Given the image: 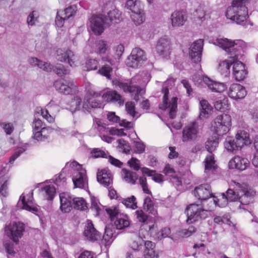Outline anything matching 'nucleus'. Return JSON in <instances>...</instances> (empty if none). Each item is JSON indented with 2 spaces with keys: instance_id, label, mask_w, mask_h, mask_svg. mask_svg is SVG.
<instances>
[{
  "instance_id": "25",
  "label": "nucleus",
  "mask_w": 258,
  "mask_h": 258,
  "mask_svg": "<svg viewBox=\"0 0 258 258\" xmlns=\"http://www.w3.org/2000/svg\"><path fill=\"white\" fill-rule=\"evenodd\" d=\"M60 209L63 213H69L72 209L73 197L68 192L59 194Z\"/></svg>"
},
{
  "instance_id": "5",
  "label": "nucleus",
  "mask_w": 258,
  "mask_h": 258,
  "mask_svg": "<svg viewBox=\"0 0 258 258\" xmlns=\"http://www.w3.org/2000/svg\"><path fill=\"white\" fill-rule=\"evenodd\" d=\"M63 170H68L72 176L75 187L86 189L88 186L86 170L82 165L76 161L68 162L66 164Z\"/></svg>"
},
{
  "instance_id": "41",
  "label": "nucleus",
  "mask_w": 258,
  "mask_h": 258,
  "mask_svg": "<svg viewBox=\"0 0 258 258\" xmlns=\"http://www.w3.org/2000/svg\"><path fill=\"white\" fill-rule=\"evenodd\" d=\"M29 61L32 66H37L38 68L46 72H50L53 68V66L49 63L41 61L35 57L31 58Z\"/></svg>"
},
{
  "instance_id": "37",
  "label": "nucleus",
  "mask_w": 258,
  "mask_h": 258,
  "mask_svg": "<svg viewBox=\"0 0 258 258\" xmlns=\"http://www.w3.org/2000/svg\"><path fill=\"white\" fill-rule=\"evenodd\" d=\"M145 250L144 251V258H158V255L156 253L154 248L155 244L150 241H146L144 243Z\"/></svg>"
},
{
  "instance_id": "31",
  "label": "nucleus",
  "mask_w": 258,
  "mask_h": 258,
  "mask_svg": "<svg viewBox=\"0 0 258 258\" xmlns=\"http://www.w3.org/2000/svg\"><path fill=\"white\" fill-rule=\"evenodd\" d=\"M124 46L121 44L114 46L113 48V50L115 52V56H114V58H112L109 55H107L106 56H102L101 58L103 62H108L111 66L114 65L115 61L116 60H118L120 58L124 51Z\"/></svg>"
},
{
  "instance_id": "44",
  "label": "nucleus",
  "mask_w": 258,
  "mask_h": 258,
  "mask_svg": "<svg viewBox=\"0 0 258 258\" xmlns=\"http://www.w3.org/2000/svg\"><path fill=\"white\" fill-rule=\"evenodd\" d=\"M142 171L143 174L152 177V179L156 182L161 183L163 180V176L161 174L156 173L155 171L151 170L148 168H143Z\"/></svg>"
},
{
  "instance_id": "26",
  "label": "nucleus",
  "mask_w": 258,
  "mask_h": 258,
  "mask_svg": "<svg viewBox=\"0 0 258 258\" xmlns=\"http://www.w3.org/2000/svg\"><path fill=\"white\" fill-rule=\"evenodd\" d=\"M84 236L90 241H96L101 238L99 232L94 228L91 221L88 220L84 231Z\"/></svg>"
},
{
  "instance_id": "27",
  "label": "nucleus",
  "mask_w": 258,
  "mask_h": 258,
  "mask_svg": "<svg viewBox=\"0 0 258 258\" xmlns=\"http://www.w3.org/2000/svg\"><path fill=\"white\" fill-rule=\"evenodd\" d=\"M97 179L98 181L104 187H109L113 183L112 175L111 172L106 169L98 172Z\"/></svg>"
},
{
  "instance_id": "33",
  "label": "nucleus",
  "mask_w": 258,
  "mask_h": 258,
  "mask_svg": "<svg viewBox=\"0 0 258 258\" xmlns=\"http://www.w3.org/2000/svg\"><path fill=\"white\" fill-rule=\"evenodd\" d=\"M205 79L206 82V85L213 92L222 93L227 88L226 85L224 83L214 81L210 78H205Z\"/></svg>"
},
{
  "instance_id": "39",
  "label": "nucleus",
  "mask_w": 258,
  "mask_h": 258,
  "mask_svg": "<svg viewBox=\"0 0 258 258\" xmlns=\"http://www.w3.org/2000/svg\"><path fill=\"white\" fill-rule=\"evenodd\" d=\"M225 149L229 152L235 153L239 150L237 142L232 137H227L224 143Z\"/></svg>"
},
{
  "instance_id": "4",
  "label": "nucleus",
  "mask_w": 258,
  "mask_h": 258,
  "mask_svg": "<svg viewBox=\"0 0 258 258\" xmlns=\"http://www.w3.org/2000/svg\"><path fill=\"white\" fill-rule=\"evenodd\" d=\"M149 81V75L147 72L139 73L132 78L127 82H118L117 86L125 92H129L136 101L139 100L140 96L145 92L144 89L139 86H144Z\"/></svg>"
},
{
  "instance_id": "59",
  "label": "nucleus",
  "mask_w": 258,
  "mask_h": 258,
  "mask_svg": "<svg viewBox=\"0 0 258 258\" xmlns=\"http://www.w3.org/2000/svg\"><path fill=\"white\" fill-rule=\"evenodd\" d=\"M207 8L200 7L196 11L195 15L200 20H205L209 17V14L207 13Z\"/></svg>"
},
{
  "instance_id": "63",
  "label": "nucleus",
  "mask_w": 258,
  "mask_h": 258,
  "mask_svg": "<svg viewBox=\"0 0 258 258\" xmlns=\"http://www.w3.org/2000/svg\"><path fill=\"white\" fill-rule=\"evenodd\" d=\"M5 247L8 253V258H14L16 252L14 250L13 243L12 242H6L5 243Z\"/></svg>"
},
{
  "instance_id": "53",
  "label": "nucleus",
  "mask_w": 258,
  "mask_h": 258,
  "mask_svg": "<svg viewBox=\"0 0 258 258\" xmlns=\"http://www.w3.org/2000/svg\"><path fill=\"white\" fill-rule=\"evenodd\" d=\"M125 110L127 114L133 118H138L140 115L135 110V105L133 102H127L125 103Z\"/></svg>"
},
{
  "instance_id": "43",
  "label": "nucleus",
  "mask_w": 258,
  "mask_h": 258,
  "mask_svg": "<svg viewBox=\"0 0 258 258\" xmlns=\"http://www.w3.org/2000/svg\"><path fill=\"white\" fill-rule=\"evenodd\" d=\"M143 207L145 210L153 215L156 216L157 214V210L154 204L153 201L149 196H147L145 198Z\"/></svg>"
},
{
  "instance_id": "36",
  "label": "nucleus",
  "mask_w": 258,
  "mask_h": 258,
  "mask_svg": "<svg viewBox=\"0 0 258 258\" xmlns=\"http://www.w3.org/2000/svg\"><path fill=\"white\" fill-rule=\"evenodd\" d=\"M230 59L221 60L219 62L218 70L221 75L226 77L230 73V69L233 63V55H231Z\"/></svg>"
},
{
  "instance_id": "58",
  "label": "nucleus",
  "mask_w": 258,
  "mask_h": 258,
  "mask_svg": "<svg viewBox=\"0 0 258 258\" xmlns=\"http://www.w3.org/2000/svg\"><path fill=\"white\" fill-rule=\"evenodd\" d=\"M112 72V68L108 64L103 66L98 71V73L102 76L106 77L107 79H110L111 74Z\"/></svg>"
},
{
  "instance_id": "57",
  "label": "nucleus",
  "mask_w": 258,
  "mask_h": 258,
  "mask_svg": "<svg viewBox=\"0 0 258 258\" xmlns=\"http://www.w3.org/2000/svg\"><path fill=\"white\" fill-rule=\"evenodd\" d=\"M214 222L215 224L218 225H222L223 224H226L230 226H234V224L230 221L228 216H216L214 219Z\"/></svg>"
},
{
  "instance_id": "3",
  "label": "nucleus",
  "mask_w": 258,
  "mask_h": 258,
  "mask_svg": "<svg viewBox=\"0 0 258 258\" xmlns=\"http://www.w3.org/2000/svg\"><path fill=\"white\" fill-rule=\"evenodd\" d=\"M102 100L107 102L121 104L123 100L120 94L115 91H109L102 95L100 93L90 91L85 98L83 109L84 112H90L91 108H101L103 106Z\"/></svg>"
},
{
  "instance_id": "21",
  "label": "nucleus",
  "mask_w": 258,
  "mask_h": 258,
  "mask_svg": "<svg viewBox=\"0 0 258 258\" xmlns=\"http://www.w3.org/2000/svg\"><path fill=\"white\" fill-rule=\"evenodd\" d=\"M203 45L204 40L201 39L195 41L191 44L189 54L194 62L198 63L201 61Z\"/></svg>"
},
{
  "instance_id": "42",
  "label": "nucleus",
  "mask_w": 258,
  "mask_h": 258,
  "mask_svg": "<svg viewBox=\"0 0 258 258\" xmlns=\"http://www.w3.org/2000/svg\"><path fill=\"white\" fill-rule=\"evenodd\" d=\"M200 117L204 118L208 117V115L211 113L212 110V107L209 104L206 100H202L200 102Z\"/></svg>"
},
{
  "instance_id": "24",
  "label": "nucleus",
  "mask_w": 258,
  "mask_h": 258,
  "mask_svg": "<svg viewBox=\"0 0 258 258\" xmlns=\"http://www.w3.org/2000/svg\"><path fill=\"white\" fill-rule=\"evenodd\" d=\"M249 165L250 162L247 158L239 156L234 157L228 163L230 169H235L240 171L246 169Z\"/></svg>"
},
{
  "instance_id": "6",
  "label": "nucleus",
  "mask_w": 258,
  "mask_h": 258,
  "mask_svg": "<svg viewBox=\"0 0 258 258\" xmlns=\"http://www.w3.org/2000/svg\"><path fill=\"white\" fill-rule=\"evenodd\" d=\"M175 80L173 78L167 79L164 83L162 92L163 94L162 102L159 104V107L160 109H168L170 117L171 119L174 118L176 116L177 111V103L178 98L176 97L169 96V90L167 85L170 86L174 85Z\"/></svg>"
},
{
  "instance_id": "15",
  "label": "nucleus",
  "mask_w": 258,
  "mask_h": 258,
  "mask_svg": "<svg viewBox=\"0 0 258 258\" xmlns=\"http://www.w3.org/2000/svg\"><path fill=\"white\" fill-rule=\"evenodd\" d=\"M199 132V125L197 122L193 121L189 123L182 131V141L188 142L196 140Z\"/></svg>"
},
{
  "instance_id": "1",
  "label": "nucleus",
  "mask_w": 258,
  "mask_h": 258,
  "mask_svg": "<svg viewBox=\"0 0 258 258\" xmlns=\"http://www.w3.org/2000/svg\"><path fill=\"white\" fill-rule=\"evenodd\" d=\"M213 44L224 50L226 53L233 55V74L237 81L243 80L247 74L244 64L237 59L241 57L242 52L245 47V42L240 39L232 40L226 38H217Z\"/></svg>"
},
{
  "instance_id": "11",
  "label": "nucleus",
  "mask_w": 258,
  "mask_h": 258,
  "mask_svg": "<svg viewBox=\"0 0 258 258\" xmlns=\"http://www.w3.org/2000/svg\"><path fill=\"white\" fill-rule=\"evenodd\" d=\"M24 231V225L21 222H13L6 224L5 227V234L16 244L19 241V239L23 235Z\"/></svg>"
},
{
  "instance_id": "49",
  "label": "nucleus",
  "mask_w": 258,
  "mask_h": 258,
  "mask_svg": "<svg viewBox=\"0 0 258 258\" xmlns=\"http://www.w3.org/2000/svg\"><path fill=\"white\" fill-rule=\"evenodd\" d=\"M73 203L75 209L85 211L87 209V204L84 199L81 197H73Z\"/></svg>"
},
{
  "instance_id": "60",
  "label": "nucleus",
  "mask_w": 258,
  "mask_h": 258,
  "mask_svg": "<svg viewBox=\"0 0 258 258\" xmlns=\"http://www.w3.org/2000/svg\"><path fill=\"white\" fill-rule=\"evenodd\" d=\"M104 133H108L110 135L117 136H124L126 134L124 133L122 129H117L114 127H108L106 126Z\"/></svg>"
},
{
  "instance_id": "23",
  "label": "nucleus",
  "mask_w": 258,
  "mask_h": 258,
  "mask_svg": "<svg viewBox=\"0 0 258 258\" xmlns=\"http://www.w3.org/2000/svg\"><path fill=\"white\" fill-rule=\"evenodd\" d=\"M75 13V8L72 6L66 8L64 11H58L55 21L56 26L62 27L63 26L65 20L73 16Z\"/></svg>"
},
{
  "instance_id": "13",
  "label": "nucleus",
  "mask_w": 258,
  "mask_h": 258,
  "mask_svg": "<svg viewBox=\"0 0 258 258\" xmlns=\"http://www.w3.org/2000/svg\"><path fill=\"white\" fill-rule=\"evenodd\" d=\"M17 207L18 209L25 210L33 214H36L38 212V206L33 204L32 191L29 192L26 196L24 194H22Z\"/></svg>"
},
{
  "instance_id": "22",
  "label": "nucleus",
  "mask_w": 258,
  "mask_h": 258,
  "mask_svg": "<svg viewBox=\"0 0 258 258\" xmlns=\"http://www.w3.org/2000/svg\"><path fill=\"white\" fill-rule=\"evenodd\" d=\"M192 194L198 199L204 201L214 196L211 192V186L208 184H202L196 186L192 191Z\"/></svg>"
},
{
  "instance_id": "16",
  "label": "nucleus",
  "mask_w": 258,
  "mask_h": 258,
  "mask_svg": "<svg viewBox=\"0 0 258 258\" xmlns=\"http://www.w3.org/2000/svg\"><path fill=\"white\" fill-rule=\"evenodd\" d=\"M90 27L95 35L101 34L104 30V25H108L107 19H104V15L93 16L90 19Z\"/></svg>"
},
{
  "instance_id": "18",
  "label": "nucleus",
  "mask_w": 258,
  "mask_h": 258,
  "mask_svg": "<svg viewBox=\"0 0 258 258\" xmlns=\"http://www.w3.org/2000/svg\"><path fill=\"white\" fill-rule=\"evenodd\" d=\"M171 43L167 36L161 37L157 41L156 46L157 53L162 57L168 56L171 52Z\"/></svg>"
},
{
  "instance_id": "62",
  "label": "nucleus",
  "mask_w": 258,
  "mask_h": 258,
  "mask_svg": "<svg viewBox=\"0 0 258 258\" xmlns=\"http://www.w3.org/2000/svg\"><path fill=\"white\" fill-rule=\"evenodd\" d=\"M103 239L107 242H110L113 241L114 239V234L113 230L111 228L106 227L104 234L103 236Z\"/></svg>"
},
{
  "instance_id": "50",
  "label": "nucleus",
  "mask_w": 258,
  "mask_h": 258,
  "mask_svg": "<svg viewBox=\"0 0 258 258\" xmlns=\"http://www.w3.org/2000/svg\"><path fill=\"white\" fill-rule=\"evenodd\" d=\"M125 7L132 12H137L140 8H143L144 5L140 0H126Z\"/></svg>"
},
{
  "instance_id": "47",
  "label": "nucleus",
  "mask_w": 258,
  "mask_h": 258,
  "mask_svg": "<svg viewBox=\"0 0 258 258\" xmlns=\"http://www.w3.org/2000/svg\"><path fill=\"white\" fill-rule=\"evenodd\" d=\"M215 108L216 110L221 112H225L229 109L230 104L227 98H224L222 100L216 101L214 104Z\"/></svg>"
},
{
  "instance_id": "7",
  "label": "nucleus",
  "mask_w": 258,
  "mask_h": 258,
  "mask_svg": "<svg viewBox=\"0 0 258 258\" xmlns=\"http://www.w3.org/2000/svg\"><path fill=\"white\" fill-rule=\"evenodd\" d=\"M218 144V140L213 138L208 139L206 142L205 147L207 151L209 152V154L207 155L204 163L205 165V172L208 174L214 173L217 168L214 154H212V152L215 151Z\"/></svg>"
},
{
  "instance_id": "40",
  "label": "nucleus",
  "mask_w": 258,
  "mask_h": 258,
  "mask_svg": "<svg viewBox=\"0 0 258 258\" xmlns=\"http://www.w3.org/2000/svg\"><path fill=\"white\" fill-rule=\"evenodd\" d=\"M132 12V14L131 15V17L135 25H139L145 21V14L144 11V7L139 8L137 12Z\"/></svg>"
},
{
  "instance_id": "14",
  "label": "nucleus",
  "mask_w": 258,
  "mask_h": 258,
  "mask_svg": "<svg viewBox=\"0 0 258 258\" xmlns=\"http://www.w3.org/2000/svg\"><path fill=\"white\" fill-rule=\"evenodd\" d=\"M146 60L145 52L139 47L133 49L126 61V65L131 68H138Z\"/></svg>"
},
{
  "instance_id": "56",
  "label": "nucleus",
  "mask_w": 258,
  "mask_h": 258,
  "mask_svg": "<svg viewBox=\"0 0 258 258\" xmlns=\"http://www.w3.org/2000/svg\"><path fill=\"white\" fill-rule=\"evenodd\" d=\"M39 15L37 11H33L27 17V23L29 26H34L38 22Z\"/></svg>"
},
{
  "instance_id": "61",
  "label": "nucleus",
  "mask_w": 258,
  "mask_h": 258,
  "mask_svg": "<svg viewBox=\"0 0 258 258\" xmlns=\"http://www.w3.org/2000/svg\"><path fill=\"white\" fill-rule=\"evenodd\" d=\"M91 209L92 210H93L96 212V215H99L100 214V211L101 210L102 206L100 204L98 201V200L94 197H92L91 199Z\"/></svg>"
},
{
  "instance_id": "45",
  "label": "nucleus",
  "mask_w": 258,
  "mask_h": 258,
  "mask_svg": "<svg viewBox=\"0 0 258 258\" xmlns=\"http://www.w3.org/2000/svg\"><path fill=\"white\" fill-rule=\"evenodd\" d=\"M122 176L126 182L132 184H135L138 178L136 172L128 171L125 169L122 170Z\"/></svg>"
},
{
  "instance_id": "19",
  "label": "nucleus",
  "mask_w": 258,
  "mask_h": 258,
  "mask_svg": "<svg viewBox=\"0 0 258 258\" xmlns=\"http://www.w3.org/2000/svg\"><path fill=\"white\" fill-rule=\"evenodd\" d=\"M57 59L62 62H67L72 67L77 66V57L70 49H58L56 51Z\"/></svg>"
},
{
  "instance_id": "38",
  "label": "nucleus",
  "mask_w": 258,
  "mask_h": 258,
  "mask_svg": "<svg viewBox=\"0 0 258 258\" xmlns=\"http://www.w3.org/2000/svg\"><path fill=\"white\" fill-rule=\"evenodd\" d=\"M40 192L45 199L52 201L55 195L56 189L52 185H46L41 188Z\"/></svg>"
},
{
  "instance_id": "2",
  "label": "nucleus",
  "mask_w": 258,
  "mask_h": 258,
  "mask_svg": "<svg viewBox=\"0 0 258 258\" xmlns=\"http://www.w3.org/2000/svg\"><path fill=\"white\" fill-rule=\"evenodd\" d=\"M229 186V188L226 191V195L222 193L220 196V198L217 197H213V205L224 207L227 205L228 201H239V207L241 208V205H247L252 202V199L255 195V191L250 188L246 184L231 181Z\"/></svg>"
},
{
  "instance_id": "9",
  "label": "nucleus",
  "mask_w": 258,
  "mask_h": 258,
  "mask_svg": "<svg viewBox=\"0 0 258 258\" xmlns=\"http://www.w3.org/2000/svg\"><path fill=\"white\" fill-rule=\"evenodd\" d=\"M185 213L187 216V222L190 224L205 219L208 210L204 209L201 205L192 204L186 208Z\"/></svg>"
},
{
  "instance_id": "55",
  "label": "nucleus",
  "mask_w": 258,
  "mask_h": 258,
  "mask_svg": "<svg viewBox=\"0 0 258 258\" xmlns=\"http://www.w3.org/2000/svg\"><path fill=\"white\" fill-rule=\"evenodd\" d=\"M99 66V61L96 59L87 58L86 60L85 68L87 71L96 70Z\"/></svg>"
},
{
  "instance_id": "20",
  "label": "nucleus",
  "mask_w": 258,
  "mask_h": 258,
  "mask_svg": "<svg viewBox=\"0 0 258 258\" xmlns=\"http://www.w3.org/2000/svg\"><path fill=\"white\" fill-rule=\"evenodd\" d=\"M54 86L57 91L64 95L72 94L75 92L77 89V86L73 82L65 80L56 81L54 83Z\"/></svg>"
},
{
  "instance_id": "30",
  "label": "nucleus",
  "mask_w": 258,
  "mask_h": 258,
  "mask_svg": "<svg viewBox=\"0 0 258 258\" xmlns=\"http://www.w3.org/2000/svg\"><path fill=\"white\" fill-rule=\"evenodd\" d=\"M235 140L237 143L240 149L244 146H247L251 144L249 133L246 131L239 130L235 135Z\"/></svg>"
},
{
  "instance_id": "54",
  "label": "nucleus",
  "mask_w": 258,
  "mask_h": 258,
  "mask_svg": "<svg viewBox=\"0 0 258 258\" xmlns=\"http://www.w3.org/2000/svg\"><path fill=\"white\" fill-rule=\"evenodd\" d=\"M136 200V199L135 197L132 196L126 199H121L120 198V201H121V203L124 205L126 207L130 208L132 209H135L138 207Z\"/></svg>"
},
{
  "instance_id": "64",
  "label": "nucleus",
  "mask_w": 258,
  "mask_h": 258,
  "mask_svg": "<svg viewBox=\"0 0 258 258\" xmlns=\"http://www.w3.org/2000/svg\"><path fill=\"white\" fill-rule=\"evenodd\" d=\"M54 71L58 76L60 77L69 74V71L66 69L61 64H57L55 67Z\"/></svg>"
},
{
  "instance_id": "35",
  "label": "nucleus",
  "mask_w": 258,
  "mask_h": 258,
  "mask_svg": "<svg viewBox=\"0 0 258 258\" xmlns=\"http://www.w3.org/2000/svg\"><path fill=\"white\" fill-rule=\"evenodd\" d=\"M107 119L113 123H119L120 126L130 129L133 126V123L123 119L120 121V117L115 114L114 112H108L107 114Z\"/></svg>"
},
{
  "instance_id": "29",
  "label": "nucleus",
  "mask_w": 258,
  "mask_h": 258,
  "mask_svg": "<svg viewBox=\"0 0 258 258\" xmlns=\"http://www.w3.org/2000/svg\"><path fill=\"white\" fill-rule=\"evenodd\" d=\"M60 104L59 101L58 100H51L49 103L47 104V109L37 108V112L39 113L40 111L41 115L42 116L43 118L45 119L48 122H53L54 120V118L49 114L48 109H51V108L54 107L58 108Z\"/></svg>"
},
{
  "instance_id": "17",
  "label": "nucleus",
  "mask_w": 258,
  "mask_h": 258,
  "mask_svg": "<svg viewBox=\"0 0 258 258\" xmlns=\"http://www.w3.org/2000/svg\"><path fill=\"white\" fill-rule=\"evenodd\" d=\"M227 95L231 99L239 101L245 98L247 94L245 88L242 85L233 83L227 90Z\"/></svg>"
},
{
  "instance_id": "52",
  "label": "nucleus",
  "mask_w": 258,
  "mask_h": 258,
  "mask_svg": "<svg viewBox=\"0 0 258 258\" xmlns=\"http://www.w3.org/2000/svg\"><path fill=\"white\" fill-rule=\"evenodd\" d=\"M82 99L78 96H76L73 99L69 104V107L67 109H69L72 112H73L80 108Z\"/></svg>"
},
{
  "instance_id": "34",
  "label": "nucleus",
  "mask_w": 258,
  "mask_h": 258,
  "mask_svg": "<svg viewBox=\"0 0 258 258\" xmlns=\"http://www.w3.org/2000/svg\"><path fill=\"white\" fill-rule=\"evenodd\" d=\"M109 49L107 42L103 40H97L92 46V53L95 52L101 55L105 54Z\"/></svg>"
},
{
  "instance_id": "32",
  "label": "nucleus",
  "mask_w": 258,
  "mask_h": 258,
  "mask_svg": "<svg viewBox=\"0 0 258 258\" xmlns=\"http://www.w3.org/2000/svg\"><path fill=\"white\" fill-rule=\"evenodd\" d=\"M106 125L99 118H94L92 128L89 131V134L91 136L100 135L105 131Z\"/></svg>"
},
{
  "instance_id": "12",
  "label": "nucleus",
  "mask_w": 258,
  "mask_h": 258,
  "mask_svg": "<svg viewBox=\"0 0 258 258\" xmlns=\"http://www.w3.org/2000/svg\"><path fill=\"white\" fill-rule=\"evenodd\" d=\"M33 136L38 141H44L50 133V129L43 126L42 121L39 118H35L33 124Z\"/></svg>"
},
{
  "instance_id": "8",
  "label": "nucleus",
  "mask_w": 258,
  "mask_h": 258,
  "mask_svg": "<svg viewBox=\"0 0 258 258\" xmlns=\"http://www.w3.org/2000/svg\"><path fill=\"white\" fill-rule=\"evenodd\" d=\"M231 126V116L227 114H223L217 116L212 126L216 134L219 136L226 134Z\"/></svg>"
},
{
  "instance_id": "48",
  "label": "nucleus",
  "mask_w": 258,
  "mask_h": 258,
  "mask_svg": "<svg viewBox=\"0 0 258 258\" xmlns=\"http://www.w3.org/2000/svg\"><path fill=\"white\" fill-rule=\"evenodd\" d=\"M141 231L142 230H140L139 234H141ZM143 238H145V237H142L140 235L137 240L133 241L130 243V247L134 252H138L142 249L143 245L145 243Z\"/></svg>"
},
{
  "instance_id": "28",
  "label": "nucleus",
  "mask_w": 258,
  "mask_h": 258,
  "mask_svg": "<svg viewBox=\"0 0 258 258\" xmlns=\"http://www.w3.org/2000/svg\"><path fill=\"white\" fill-rule=\"evenodd\" d=\"M187 20L186 13L183 11H176L171 16V24L173 27L183 26Z\"/></svg>"
},
{
  "instance_id": "51",
  "label": "nucleus",
  "mask_w": 258,
  "mask_h": 258,
  "mask_svg": "<svg viewBox=\"0 0 258 258\" xmlns=\"http://www.w3.org/2000/svg\"><path fill=\"white\" fill-rule=\"evenodd\" d=\"M137 35L141 39L147 41L153 37V33L151 30L146 27L140 28L137 32Z\"/></svg>"
},
{
  "instance_id": "10",
  "label": "nucleus",
  "mask_w": 258,
  "mask_h": 258,
  "mask_svg": "<svg viewBox=\"0 0 258 258\" xmlns=\"http://www.w3.org/2000/svg\"><path fill=\"white\" fill-rule=\"evenodd\" d=\"M106 211L111 221H114L117 229H123L129 226L130 222L128 217L124 214L119 213L116 208L106 209Z\"/></svg>"
},
{
  "instance_id": "46",
  "label": "nucleus",
  "mask_w": 258,
  "mask_h": 258,
  "mask_svg": "<svg viewBox=\"0 0 258 258\" xmlns=\"http://www.w3.org/2000/svg\"><path fill=\"white\" fill-rule=\"evenodd\" d=\"M104 18L108 20V25L110 22L117 23L120 21L121 14L118 10L114 9L107 13V17L104 16Z\"/></svg>"
}]
</instances>
